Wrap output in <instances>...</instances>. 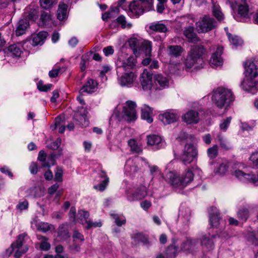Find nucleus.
Returning <instances> with one entry per match:
<instances>
[{"label": "nucleus", "instance_id": "nucleus-1", "mask_svg": "<svg viewBox=\"0 0 258 258\" xmlns=\"http://www.w3.org/2000/svg\"><path fill=\"white\" fill-rule=\"evenodd\" d=\"M194 173L191 169H187L181 175L173 172H168L165 180L174 188H184L194 179Z\"/></svg>", "mask_w": 258, "mask_h": 258}, {"label": "nucleus", "instance_id": "nucleus-2", "mask_svg": "<svg viewBox=\"0 0 258 258\" xmlns=\"http://www.w3.org/2000/svg\"><path fill=\"white\" fill-rule=\"evenodd\" d=\"M205 51V49L202 45L192 46L184 61L186 69L194 68L195 69H199L203 68Z\"/></svg>", "mask_w": 258, "mask_h": 258}, {"label": "nucleus", "instance_id": "nucleus-3", "mask_svg": "<svg viewBox=\"0 0 258 258\" xmlns=\"http://www.w3.org/2000/svg\"><path fill=\"white\" fill-rule=\"evenodd\" d=\"M212 100L218 108H222L229 106L234 100V96L231 90L219 87L214 91Z\"/></svg>", "mask_w": 258, "mask_h": 258}, {"label": "nucleus", "instance_id": "nucleus-4", "mask_svg": "<svg viewBox=\"0 0 258 258\" xmlns=\"http://www.w3.org/2000/svg\"><path fill=\"white\" fill-rule=\"evenodd\" d=\"M26 236L25 234H22L19 235L15 242L11 244V246L7 249L6 254L7 256H10L11 254L15 252L14 257L15 258H20L22 254L25 253L28 249L27 245H24V239Z\"/></svg>", "mask_w": 258, "mask_h": 258}, {"label": "nucleus", "instance_id": "nucleus-5", "mask_svg": "<svg viewBox=\"0 0 258 258\" xmlns=\"http://www.w3.org/2000/svg\"><path fill=\"white\" fill-rule=\"evenodd\" d=\"M231 7L235 10L237 7L238 14L240 18L237 16L235 19L237 21H243L245 18L248 17L249 8L246 0H227Z\"/></svg>", "mask_w": 258, "mask_h": 258}, {"label": "nucleus", "instance_id": "nucleus-6", "mask_svg": "<svg viewBox=\"0 0 258 258\" xmlns=\"http://www.w3.org/2000/svg\"><path fill=\"white\" fill-rule=\"evenodd\" d=\"M136 103L132 101H127L123 107L122 117L128 122L134 121L137 118Z\"/></svg>", "mask_w": 258, "mask_h": 258}, {"label": "nucleus", "instance_id": "nucleus-7", "mask_svg": "<svg viewBox=\"0 0 258 258\" xmlns=\"http://www.w3.org/2000/svg\"><path fill=\"white\" fill-rule=\"evenodd\" d=\"M217 26V22L209 16H205L197 23V29L199 33L207 32Z\"/></svg>", "mask_w": 258, "mask_h": 258}, {"label": "nucleus", "instance_id": "nucleus-8", "mask_svg": "<svg viewBox=\"0 0 258 258\" xmlns=\"http://www.w3.org/2000/svg\"><path fill=\"white\" fill-rule=\"evenodd\" d=\"M197 155L196 147L191 144H187L184 146L181 160L184 164H189L197 157Z\"/></svg>", "mask_w": 258, "mask_h": 258}, {"label": "nucleus", "instance_id": "nucleus-9", "mask_svg": "<svg viewBox=\"0 0 258 258\" xmlns=\"http://www.w3.org/2000/svg\"><path fill=\"white\" fill-rule=\"evenodd\" d=\"M126 199L130 202L140 201L144 199L147 195V188L145 186L141 185L136 187L133 193L125 191Z\"/></svg>", "mask_w": 258, "mask_h": 258}, {"label": "nucleus", "instance_id": "nucleus-10", "mask_svg": "<svg viewBox=\"0 0 258 258\" xmlns=\"http://www.w3.org/2000/svg\"><path fill=\"white\" fill-rule=\"evenodd\" d=\"M244 168L245 166L242 163H235L232 165L230 172L237 179L248 182V179H250V174L245 173L242 170Z\"/></svg>", "mask_w": 258, "mask_h": 258}, {"label": "nucleus", "instance_id": "nucleus-11", "mask_svg": "<svg viewBox=\"0 0 258 258\" xmlns=\"http://www.w3.org/2000/svg\"><path fill=\"white\" fill-rule=\"evenodd\" d=\"M209 213L210 224L212 227L220 229L224 228L225 222L219 217V213L216 207H211Z\"/></svg>", "mask_w": 258, "mask_h": 258}, {"label": "nucleus", "instance_id": "nucleus-12", "mask_svg": "<svg viewBox=\"0 0 258 258\" xmlns=\"http://www.w3.org/2000/svg\"><path fill=\"white\" fill-rule=\"evenodd\" d=\"M143 161L141 157H137L133 159H128L127 160L125 165L124 169L126 174L131 175L137 172L140 169L141 166L140 163Z\"/></svg>", "mask_w": 258, "mask_h": 258}, {"label": "nucleus", "instance_id": "nucleus-13", "mask_svg": "<svg viewBox=\"0 0 258 258\" xmlns=\"http://www.w3.org/2000/svg\"><path fill=\"white\" fill-rule=\"evenodd\" d=\"M136 63V60L133 56L128 57L124 60L120 58L117 61V64L119 68H122L125 72H133Z\"/></svg>", "mask_w": 258, "mask_h": 258}, {"label": "nucleus", "instance_id": "nucleus-14", "mask_svg": "<svg viewBox=\"0 0 258 258\" xmlns=\"http://www.w3.org/2000/svg\"><path fill=\"white\" fill-rule=\"evenodd\" d=\"M152 76L151 72L145 69L140 77V82L145 91L150 90L152 87Z\"/></svg>", "mask_w": 258, "mask_h": 258}, {"label": "nucleus", "instance_id": "nucleus-15", "mask_svg": "<svg viewBox=\"0 0 258 258\" xmlns=\"http://www.w3.org/2000/svg\"><path fill=\"white\" fill-rule=\"evenodd\" d=\"M147 144L152 146L155 149L158 150L165 147V142L161 137L156 135H150L147 136Z\"/></svg>", "mask_w": 258, "mask_h": 258}, {"label": "nucleus", "instance_id": "nucleus-16", "mask_svg": "<svg viewBox=\"0 0 258 258\" xmlns=\"http://www.w3.org/2000/svg\"><path fill=\"white\" fill-rule=\"evenodd\" d=\"M258 82L255 81L254 78L245 76L241 82V86L246 91H252L258 88Z\"/></svg>", "mask_w": 258, "mask_h": 258}, {"label": "nucleus", "instance_id": "nucleus-17", "mask_svg": "<svg viewBox=\"0 0 258 258\" xmlns=\"http://www.w3.org/2000/svg\"><path fill=\"white\" fill-rule=\"evenodd\" d=\"M223 47L218 46L215 52H214L210 60V64L213 68L220 66L222 64V59L221 57V55L223 52Z\"/></svg>", "mask_w": 258, "mask_h": 258}, {"label": "nucleus", "instance_id": "nucleus-18", "mask_svg": "<svg viewBox=\"0 0 258 258\" xmlns=\"http://www.w3.org/2000/svg\"><path fill=\"white\" fill-rule=\"evenodd\" d=\"M198 242L197 239L187 238L181 243L180 250L186 253H190L198 243Z\"/></svg>", "mask_w": 258, "mask_h": 258}, {"label": "nucleus", "instance_id": "nucleus-19", "mask_svg": "<svg viewBox=\"0 0 258 258\" xmlns=\"http://www.w3.org/2000/svg\"><path fill=\"white\" fill-rule=\"evenodd\" d=\"M179 116L173 111H167L159 116V119L164 124H170L175 122Z\"/></svg>", "mask_w": 258, "mask_h": 258}, {"label": "nucleus", "instance_id": "nucleus-20", "mask_svg": "<svg viewBox=\"0 0 258 258\" xmlns=\"http://www.w3.org/2000/svg\"><path fill=\"white\" fill-rule=\"evenodd\" d=\"M31 227H34L39 231L46 233L48 231L54 230L55 227L52 224H49L47 222H37L36 220H34L31 222Z\"/></svg>", "mask_w": 258, "mask_h": 258}, {"label": "nucleus", "instance_id": "nucleus-21", "mask_svg": "<svg viewBox=\"0 0 258 258\" xmlns=\"http://www.w3.org/2000/svg\"><path fill=\"white\" fill-rule=\"evenodd\" d=\"M182 120L188 124L197 123L199 121V113L197 111L190 110L182 116Z\"/></svg>", "mask_w": 258, "mask_h": 258}, {"label": "nucleus", "instance_id": "nucleus-22", "mask_svg": "<svg viewBox=\"0 0 258 258\" xmlns=\"http://www.w3.org/2000/svg\"><path fill=\"white\" fill-rule=\"evenodd\" d=\"M136 77L133 72H125L118 79L119 84L122 86H128L133 83Z\"/></svg>", "mask_w": 258, "mask_h": 258}, {"label": "nucleus", "instance_id": "nucleus-23", "mask_svg": "<svg viewBox=\"0 0 258 258\" xmlns=\"http://www.w3.org/2000/svg\"><path fill=\"white\" fill-rule=\"evenodd\" d=\"M245 75L253 78L258 76V68L250 61H246L244 64Z\"/></svg>", "mask_w": 258, "mask_h": 258}, {"label": "nucleus", "instance_id": "nucleus-24", "mask_svg": "<svg viewBox=\"0 0 258 258\" xmlns=\"http://www.w3.org/2000/svg\"><path fill=\"white\" fill-rule=\"evenodd\" d=\"M156 89H163L169 86V79L161 74H157L154 76Z\"/></svg>", "mask_w": 258, "mask_h": 258}, {"label": "nucleus", "instance_id": "nucleus-25", "mask_svg": "<svg viewBox=\"0 0 258 258\" xmlns=\"http://www.w3.org/2000/svg\"><path fill=\"white\" fill-rule=\"evenodd\" d=\"M70 237V234L67 224H61L57 229L56 240L58 241H63Z\"/></svg>", "mask_w": 258, "mask_h": 258}, {"label": "nucleus", "instance_id": "nucleus-26", "mask_svg": "<svg viewBox=\"0 0 258 258\" xmlns=\"http://www.w3.org/2000/svg\"><path fill=\"white\" fill-rule=\"evenodd\" d=\"M3 50L6 55L14 57H20L22 52L21 48L16 44L11 45Z\"/></svg>", "mask_w": 258, "mask_h": 258}, {"label": "nucleus", "instance_id": "nucleus-27", "mask_svg": "<svg viewBox=\"0 0 258 258\" xmlns=\"http://www.w3.org/2000/svg\"><path fill=\"white\" fill-rule=\"evenodd\" d=\"M129 9L130 12L137 17H139L144 13L142 3L138 0L133 1L130 4Z\"/></svg>", "mask_w": 258, "mask_h": 258}, {"label": "nucleus", "instance_id": "nucleus-28", "mask_svg": "<svg viewBox=\"0 0 258 258\" xmlns=\"http://www.w3.org/2000/svg\"><path fill=\"white\" fill-rule=\"evenodd\" d=\"M141 117L146 120L148 123H151L153 121L152 118L153 109L148 105L144 104L141 109Z\"/></svg>", "mask_w": 258, "mask_h": 258}, {"label": "nucleus", "instance_id": "nucleus-29", "mask_svg": "<svg viewBox=\"0 0 258 258\" xmlns=\"http://www.w3.org/2000/svg\"><path fill=\"white\" fill-rule=\"evenodd\" d=\"M97 82L92 79H89L81 89V91L82 93L86 92L88 93H92L95 91L97 89Z\"/></svg>", "mask_w": 258, "mask_h": 258}, {"label": "nucleus", "instance_id": "nucleus-30", "mask_svg": "<svg viewBox=\"0 0 258 258\" xmlns=\"http://www.w3.org/2000/svg\"><path fill=\"white\" fill-rule=\"evenodd\" d=\"M184 51L180 45H169L167 47L168 54L171 57H178Z\"/></svg>", "mask_w": 258, "mask_h": 258}, {"label": "nucleus", "instance_id": "nucleus-31", "mask_svg": "<svg viewBox=\"0 0 258 258\" xmlns=\"http://www.w3.org/2000/svg\"><path fill=\"white\" fill-rule=\"evenodd\" d=\"M231 163L228 161H223L218 167L215 169L214 172L221 175H226L230 172L229 167Z\"/></svg>", "mask_w": 258, "mask_h": 258}, {"label": "nucleus", "instance_id": "nucleus-32", "mask_svg": "<svg viewBox=\"0 0 258 258\" xmlns=\"http://www.w3.org/2000/svg\"><path fill=\"white\" fill-rule=\"evenodd\" d=\"M78 215L79 216V222L82 224H87L86 228L90 229L92 222L89 219V212L82 210H79Z\"/></svg>", "mask_w": 258, "mask_h": 258}, {"label": "nucleus", "instance_id": "nucleus-33", "mask_svg": "<svg viewBox=\"0 0 258 258\" xmlns=\"http://www.w3.org/2000/svg\"><path fill=\"white\" fill-rule=\"evenodd\" d=\"M215 235H211L208 234V235H204L201 238V245L208 249H212L213 248L214 244L213 239L215 237Z\"/></svg>", "mask_w": 258, "mask_h": 258}, {"label": "nucleus", "instance_id": "nucleus-34", "mask_svg": "<svg viewBox=\"0 0 258 258\" xmlns=\"http://www.w3.org/2000/svg\"><path fill=\"white\" fill-rule=\"evenodd\" d=\"M47 36V33L41 31L32 36V45L36 46L42 45Z\"/></svg>", "mask_w": 258, "mask_h": 258}, {"label": "nucleus", "instance_id": "nucleus-35", "mask_svg": "<svg viewBox=\"0 0 258 258\" xmlns=\"http://www.w3.org/2000/svg\"><path fill=\"white\" fill-rule=\"evenodd\" d=\"M184 35L190 42H196L199 41L197 34L194 32L193 27H188L186 28L183 32Z\"/></svg>", "mask_w": 258, "mask_h": 258}, {"label": "nucleus", "instance_id": "nucleus-36", "mask_svg": "<svg viewBox=\"0 0 258 258\" xmlns=\"http://www.w3.org/2000/svg\"><path fill=\"white\" fill-rule=\"evenodd\" d=\"M29 25L27 19H22L19 21L16 30V35L21 36L25 33L26 30Z\"/></svg>", "mask_w": 258, "mask_h": 258}, {"label": "nucleus", "instance_id": "nucleus-37", "mask_svg": "<svg viewBox=\"0 0 258 258\" xmlns=\"http://www.w3.org/2000/svg\"><path fill=\"white\" fill-rule=\"evenodd\" d=\"M149 28L152 31L160 33H165L168 30L166 26L160 22L151 23L149 26Z\"/></svg>", "mask_w": 258, "mask_h": 258}, {"label": "nucleus", "instance_id": "nucleus-38", "mask_svg": "<svg viewBox=\"0 0 258 258\" xmlns=\"http://www.w3.org/2000/svg\"><path fill=\"white\" fill-rule=\"evenodd\" d=\"M212 12L213 16L219 21H222L224 19V15L220 6L215 3H213Z\"/></svg>", "mask_w": 258, "mask_h": 258}, {"label": "nucleus", "instance_id": "nucleus-39", "mask_svg": "<svg viewBox=\"0 0 258 258\" xmlns=\"http://www.w3.org/2000/svg\"><path fill=\"white\" fill-rule=\"evenodd\" d=\"M100 176L101 177H104V179L98 185H96L94 186V188L100 191H103L106 187L108 182H109V178L106 176L105 173L104 171H102L100 174Z\"/></svg>", "mask_w": 258, "mask_h": 258}, {"label": "nucleus", "instance_id": "nucleus-40", "mask_svg": "<svg viewBox=\"0 0 258 258\" xmlns=\"http://www.w3.org/2000/svg\"><path fill=\"white\" fill-rule=\"evenodd\" d=\"M37 239L40 241V248L44 251L48 250L50 248V244L48 242V238L41 235H37Z\"/></svg>", "mask_w": 258, "mask_h": 258}, {"label": "nucleus", "instance_id": "nucleus-41", "mask_svg": "<svg viewBox=\"0 0 258 258\" xmlns=\"http://www.w3.org/2000/svg\"><path fill=\"white\" fill-rule=\"evenodd\" d=\"M68 6L66 4H59L57 10V18L62 21L67 17Z\"/></svg>", "mask_w": 258, "mask_h": 258}, {"label": "nucleus", "instance_id": "nucleus-42", "mask_svg": "<svg viewBox=\"0 0 258 258\" xmlns=\"http://www.w3.org/2000/svg\"><path fill=\"white\" fill-rule=\"evenodd\" d=\"M220 147L225 150H228L230 149V146L227 141L226 139L221 134H219L216 139Z\"/></svg>", "mask_w": 258, "mask_h": 258}, {"label": "nucleus", "instance_id": "nucleus-43", "mask_svg": "<svg viewBox=\"0 0 258 258\" xmlns=\"http://www.w3.org/2000/svg\"><path fill=\"white\" fill-rule=\"evenodd\" d=\"M227 35L228 37L229 40L231 45L234 47H237L238 46L242 45L243 41L237 36H233L230 33L227 32Z\"/></svg>", "mask_w": 258, "mask_h": 258}, {"label": "nucleus", "instance_id": "nucleus-44", "mask_svg": "<svg viewBox=\"0 0 258 258\" xmlns=\"http://www.w3.org/2000/svg\"><path fill=\"white\" fill-rule=\"evenodd\" d=\"M116 22L120 25L121 28L122 29H131L133 24L131 23H127L125 17L123 15L119 16L116 19Z\"/></svg>", "mask_w": 258, "mask_h": 258}, {"label": "nucleus", "instance_id": "nucleus-45", "mask_svg": "<svg viewBox=\"0 0 258 258\" xmlns=\"http://www.w3.org/2000/svg\"><path fill=\"white\" fill-rule=\"evenodd\" d=\"M128 145L131 148L132 152L140 153L142 151L141 147L138 145L137 141L134 139H131L128 141Z\"/></svg>", "mask_w": 258, "mask_h": 258}, {"label": "nucleus", "instance_id": "nucleus-46", "mask_svg": "<svg viewBox=\"0 0 258 258\" xmlns=\"http://www.w3.org/2000/svg\"><path fill=\"white\" fill-rule=\"evenodd\" d=\"M165 253L167 258H175L177 254V248L174 245H170L166 249Z\"/></svg>", "mask_w": 258, "mask_h": 258}, {"label": "nucleus", "instance_id": "nucleus-47", "mask_svg": "<svg viewBox=\"0 0 258 258\" xmlns=\"http://www.w3.org/2000/svg\"><path fill=\"white\" fill-rule=\"evenodd\" d=\"M62 119L61 117L58 116L55 118L54 120V127H53L52 126H51V128L52 130H54L56 128L59 127L58 131L60 133H63L65 131V126L63 125H61V122H62Z\"/></svg>", "mask_w": 258, "mask_h": 258}, {"label": "nucleus", "instance_id": "nucleus-48", "mask_svg": "<svg viewBox=\"0 0 258 258\" xmlns=\"http://www.w3.org/2000/svg\"><path fill=\"white\" fill-rule=\"evenodd\" d=\"M56 3V0H40V6L42 8L48 10Z\"/></svg>", "mask_w": 258, "mask_h": 258}, {"label": "nucleus", "instance_id": "nucleus-49", "mask_svg": "<svg viewBox=\"0 0 258 258\" xmlns=\"http://www.w3.org/2000/svg\"><path fill=\"white\" fill-rule=\"evenodd\" d=\"M142 3V7L143 8L144 13L151 10L153 7V0H138Z\"/></svg>", "mask_w": 258, "mask_h": 258}, {"label": "nucleus", "instance_id": "nucleus-50", "mask_svg": "<svg viewBox=\"0 0 258 258\" xmlns=\"http://www.w3.org/2000/svg\"><path fill=\"white\" fill-rule=\"evenodd\" d=\"M248 216L249 211L246 208H242L239 210L237 212L238 218L243 221H246L247 219Z\"/></svg>", "mask_w": 258, "mask_h": 258}, {"label": "nucleus", "instance_id": "nucleus-51", "mask_svg": "<svg viewBox=\"0 0 258 258\" xmlns=\"http://www.w3.org/2000/svg\"><path fill=\"white\" fill-rule=\"evenodd\" d=\"M207 154L208 157L211 159L216 158L218 155L217 145H214L213 147L209 148L207 150Z\"/></svg>", "mask_w": 258, "mask_h": 258}, {"label": "nucleus", "instance_id": "nucleus-52", "mask_svg": "<svg viewBox=\"0 0 258 258\" xmlns=\"http://www.w3.org/2000/svg\"><path fill=\"white\" fill-rule=\"evenodd\" d=\"M143 49L145 50L146 55H150L152 50V43L149 41H145L142 43Z\"/></svg>", "mask_w": 258, "mask_h": 258}, {"label": "nucleus", "instance_id": "nucleus-53", "mask_svg": "<svg viewBox=\"0 0 258 258\" xmlns=\"http://www.w3.org/2000/svg\"><path fill=\"white\" fill-rule=\"evenodd\" d=\"M52 87L51 84H47L44 85L43 82L42 81H40L38 82L37 84V88L39 90L41 91H45L46 92L49 90H50Z\"/></svg>", "mask_w": 258, "mask_h": 258}, {"label": "nucleus", "instance_id": "nucleus-54", "mask_svg": "<svg viewBox=\"0 0 258 258\" xmlns=\"http://www.w3.org/2000/svg\"><path fill=\"white\" fill-rule=\"evenodd\" d=\"M63 170L60 167H57L55 172L54 180L56 181L60 182L62 180Z\"/></svg>", "mask_w": 258, "mask_h": 258}, {"label": "nucleus", "instance_id": "nucleus-55", "mask_svg": "<svg viewBox=\"0 0 258 258\" xmlns=\"http://www.w3.org/2000/svg\"><path fill=\"white\" fill-rule=\"evenodd\" d=\"M73 242L79 240L81 242L84 240V236L77 230H75L73 235Z\"/></svg>", "mask_w": 258, "mask_h": 258}, {"label": "nucleus", "instance_id": "nucleus-56", "mask_svg": "<svg viewBox=\"0 0 258 258\" xmlns=\"http://www.w3.org/2000/svg\"><path fill=\"white\" fill-rule=\"evenodd\" d=\"M231 120V117H228L220 124V128L221 130L225 131L229 125Z\"/></svg>", "mask_w": 258, "mask_h": 258}, {"label": "nucleus", "instance_id": "nucleus-57", "mask_svg": "<svg viewBox=\"0 0 258 258\" xmlns=\"http://www.w3.org/2000/svg\"><path fill=\"white\" fill-rule=\"evenodd\" d=\"M250 160L252 162L253 166H258V152L253 153L250 157Z\"/></svg>", "mask_w": 258, "mask_h": 258}, {"label": "nucleus", "instance_id": "nucleus-58", "mask_svg": "<svg viewBox=\"0 0 258 258\" xmlns=\"http://www.w3.org/2000/svg\"><path fill=\"white\" fill-rule=\"evenodd\" d=\"M28 207V202L25 200L22 202H20L17 206V208L20 211L26 210Z\"/></svg>", "mask_w": 258, "mask_h": 258}, {"label": "nucleus", "instance_id": "nucleus-59", "mask_svg": "<svg viewBox=\"0 0 258 258\" xmlns=\"http://www.w3.org/2000/svg\"><path fill=\"white\" fill-rule=\"evenodd\" d=\"M250 179H248V182L253 183L255 186H258V174L256 175L250 174Z\"/></svg>", "mask_w": 258, "mask_h": 258}, {"label": "nucleus", "instance_id": "nucleus-60", "mask_svg": "<svg viewBox=\"0 0 258 258\" xmlns=\"http://www.w3.org/2000/svg\"><path fill=\"white\" fill-rule=\"evenodd\" d=\"M41 19L43 23H47L50 19V15L49 13L43 12L41 15Z\"/></svg>", "mask_w": 258, "mask_h": 258}, {"label": "nucleus", "instance_id": "nucleus-61", "mask_svg": "<svg viewBox=\"0 0 258 258\" xmlns=\"http://www.w3.org/2000/svg\"><path fill=\"white\" fill-rule=\"evenodd\" d=\"M249 240H250L255 245H258V233L253 234L251 232L248 237Z\"/></svg>", "mask_w": 258, "mask_h": 258}, {"label": "nucleus", "instance_id": "nucleus-62", "mask_svg": "<svg viewBox=\"0 0 258 258\" xmlns=\"http://www.w3.org/2000/svg\"><path fill=\"white\" fill-rule=\"evenodd\" d=\"M103 51L105 56H108L109 55L112 54L114 53V49L112 46H108L107 47H104L103 49Z\"/></svg>", "mask_w": 258, "mask_h": 258}, {"label": "nucleus", "instance_id": "nucleus-63", "mask_svg": "<svg viewBox=\"0 0 258 258\" xmlns=\"http://www.w3.org/2000/svg\"><path fill=\"white\" fill-rule=\"evenodd\" d=\"M140 206L144 210H148L151 206V203L147 200H145L140 203Z\"/></svg>", "mask_w": 258, "mask_h": 258}, {"label": "nucleus", "instance_id": "nucleus-64", "mask_svg": "<svg viewBox=\"0 0 258 258\" xmlns=\"http://www.w3.org/2000/svg\"><path fill=\"white\" fill-rule=\"evenodd\" d=\"M38 188L36 187H33L29 188L27 190L28 195L30 196L34 197L35 198L37 197L38 196L36 194Z\"/></svg>", "mask_w": 258, "mask_h": 258}]
</instances>
